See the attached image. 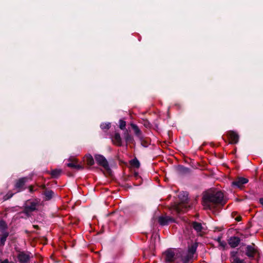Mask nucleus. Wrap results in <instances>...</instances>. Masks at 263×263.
Segmentation results:
<instances>
[{
  "label": "nucleus",
  "mask_w": 263,
  "mask_h": 263,
  "mask_svg": "<svg viewBox=\"0 0 263 263\" xmlns=\"http://www.w3.org/2000/svg\"><path fill=\"white\" fill-rule=\"evenodd\" d=\"M244 253L243 248L239 247L236 251L231 252V258L233 259L232 263H243V260L239 258L240 256H242Z\"/></svg>",
  "instance_id": "nucleus-6"
},
{
  "label": "nucleus",
  "mask_w": 263,
  "mask_h": 263,
  "mask_svg": "<svg viewBox=\"0 0 263 263\" xmlns=\"http://www.w3.org/2000/svg\"><path fill=\"white\" fill-rule=\"evenodd\" d=\"M249 181L247 178L244 177H238L235 181H233L232 184L234 186L238 188H241L243 184H246Z\"/></svg>",
  "instance_id": "nucleus-11"
},
{
  "label": "nucleus",
  "mask_w": 263,
  "mask_h": 263,
  "mask_svg": "<svg viewBox=\"0 0 263 263\" xmlns=\"http://www.w3.org/2000/svg\"><path fill=\"white\" fill-rule=\"evenodd\" d=\"M198 244L195 242L188 246L187 250L180 248H168L163 253L164 260L167 262L175 261L180 259L183 263H192L198 256L197 249Z\"/></svg>",
  "instance_id": "nucleus-1"
},
{
  "label": "nucleus",
  "mask_w": 263,
  "mask_h": 263,
  "mask_svg": "<svg viewBox=\"0 0 263 263\" xmlns=\"http://www.w3.org/2000/svg\"><path fill=\"white\" fill-rule=\"evenodd\" d=\"M221 236H218L217 237V238L216 239V240L219 243L220 242H221Z\"/></svg>",
  "instance_id": "nucleus-38"
},
{
  "label": "nucleus",
  "mask_w": 263,
  "mask_h": 263,
  "mask_svg": "<svg viewBox=\"0 0 263 263\" xmlns=\"http://www.w3.org/2000/svg\"><path fill=\"white\" fill-rule=\"evenodd\" d=\"M143 124L147 128H151L152 127V124L147 119L143 120Z\"/></svg>",
  "instance_id": "nucleus-27"
},
{
  "label": "nucleus",
  "mask_w": 263,
  "mask_h": 263,
  "mask_svg": "<svg viewBox=\"0 0 263 263\" xmlns=\"http://www.w3.org/2000/svg\"><path fill=\"white\" fill-rule=\"evenodd\" d=\"M113 143L118 146H122V139L120 134L119 133H116L114 136L112 138Z\"/></svg>",
  "instance_id": "nucleus-15"
},
{
  "label": "nucleus",
  "mask_w": 263,
  "mask_h": 263,
  "mask_svg": "<svg viewBox=\"0 0 263 263\" xmlns=\"http://www.w3.org/2000/svg\"><path fill=\"white\" fill-rule=\"evenodd\" d=\"M183 197L184 198V199H183L184 202L185 203H187V196H183Z\"/></svg>",
  "instance_id": "nucleus-39"
},
{
  "label": "nucleus",
  "mask_w": 263,
  "mask_h": 263,
  "mask_svg": "<svg viewBox=\"0 0 263 263\" xmlns=\"http://www.w3.org/2000/svg\"><path fill=\"white\" fill-rule=\"evenodd\" d=\"M219 244H220V246H221L223 248H224L227 245L226 243L224 241H221L219 242Z\"/></svg>",
  "instance_id": "nucleus-32"
},
{
  "label": "nucleus",
  "mask_w": 263,
  "mask_h": 263,
  "mask_svg": "<svg viewBox=\"0 0 263 263\" xmlns=\"http://www.w3.org/2000/svg\"><path fill=\"white\" fill-rule=\"evenodd\" d=\"M122 186L123 187H124V188H131L132 187L131 185H130L128 184H125V185H123Z\"/></svg>",
  "instance_id": "nucleus-34"
},
{
  "label": "nucleus",
  "mask_w": 263,
  "mask_h": 263,
  "mask_svg": "<svg viewBox=\"0 0 263 263\" xmlns=\"http://www.w3.org/2000/svg\"><path fill=\"white\" fill-rule=\"evenodd\" d=\"M126 122L123 120H119V127L121 129L124 130L125 129Z\"/></svg>",
  "instance_id": "nucleus-26"
},
{
  "label": "nucleus",
  "mask_w": 263,
  "mask_h": 263,
  "mask_svg": "<svg viewBox=\"0 0 263 263\" xmlns=\"http://www.w3.org/2000/svg\"><path fill=\"white\" fill-rule=\"evenodd\" d=\"M28 189H29V192L30 193H33L35 191V190L33 189V186L32 185H30L28 187Z\"/></svg>",
  "instance_id": "nucleus-31"
},
{
  "label": "nucleus",
  "mask_w": 263,
  "mask_h": 263,
  "mask_svg": "<svg viewBox=\"0 0 263 263\" xmlns=\"http://www.w3.org/2000/svg\"><path fill=\"white\" fill-rule=\"evenodd\" d=\"M61 170L54 169L51 171L50 175L52 178H58L61 175Z\"/></svg>",
  "instance_id": "nucleus-21"
},
{
  "label": "nucleus",
  "mask_w": 263,
  "mask_h": 263,
  "mask_svg": "<svg viewBox=\"0 0 263 263\" xmlns=\"http://www.w3.org/2000/svg\"><path fill=\"white\" fill-rule=\"evenodd\" d=\"M227 135L230 141V144H237L238 142L239 136L236 132L233 130H230L227 133Z\"/></svg>",
  "instance_id": "nucleus-10"
},
{
  "label": "nucleus",
  "mask_w": 263,
  "mask_h": 263,
  "mask_svg": "<svg viewBox=\"0 0 263 263\" xmlns=\"http://www.w3.org/2000/svg\"><path fill=\"white\" fill-rule=\"evenodd\" d=\"M130 126L132 129L134 130L136 136H137L139 139H141V137H143V135L139 127L136 124L134 123H131Z\"/></svg>",
  "instance_id": "nucleus-16"
},
{
  "label": "nucleus",
  "mask_w": 263,
  "mask_h": 263,
  "mask_svg": "<svg viewBox=\"0 0 263 263\" xmlns=\"http://www.w3.org/2000/svg\"><path fill=\"white\" fill-rule=\"evenodd\" d=\"M178 171L182 175L190 174L191 172L190 168L183 165L178 166Z\"/></svg>",
  "instance_id": "nucleus-20"
},
{
  "label": "nucleus",
  "mask_w": 263,
  "mask_h": 263,
  "mask_svg": "<svg viewBox=\"0 0 263 263\" xmlns=\"http://www.w3.org/2000/svg\"><path fill=\"white\" fill-rule=\"evenodd\" d=\"M40 187L42 189V190H44V191L46 190H48V189L46 188V186L45 184H42L40 186Z\"/></svg>",
  "instance_id": "nucleus-33"
},
{
  "label": "nucleus",
  "mask_w": 263,
  "mask_h": 263,
  "mask_svg": "<svg viewBox=\"0 0 263 263\" xmlns=\"http://www.w3.org/2000/svg\"><path fill=\"white\" fill-rule=\"evenodd\" d=\"M38 205L37 202L30 201L27 200L24 206L22 213L25 214L28 217L31 216V213L37 210L36 206Z\"/></svg>",
  "instance_id": "nucleus-5"
},
{
  "label": "nucleus",
  "mask_w": 263,
  "mask_h": 263,
  "mask_svg": "<svg viewBox=\"0 0 263 263\" xmlns=\"http://www.w3.org/2000/svg\"><path fill=\"white\" fill-rule=\"evenodd\" d=\"M8 229V226L6 221L3 219L0 220V229L2 232L5 231Z\"/></svg>",
  "instance_id": "nucleus-24"
},
{
  "label": "nucleus",
  "mask_w": 263,
  "mask_h": 263,
  "mask_svg": "<svg viewBox=\"0 0 263 263\" xmlns=\"http://www.w3.org/2000/svg\"><path fill=\"white\" fill-rule=\"evenodd\" d=\"M192 227L197 233L201 232L203 229L201 223L197 221L192 222Z\"/></svg>",
  "instance_id": "nucleus-19"
},
{
  "label": "nucleus",
  "mask_w": 263,
  "mask_h": 263,
  "mask_svg": "<svg viewBox=\"0 0 263 263\" xmlns=\"http://www.w3.org/2000/svg\"><path fill=\"white\" fill-rule=\"evenodd\" d=\"M124 138L125 139V140L126 142V146L128 144H132L135 145V141L133 138V137L129 134V132L128 130L125 129L124 131V133L123 134Z\"/></svg>",
  "instance_id": "nucleus-13"
},
{
  "label": "nucleus",
  "mask_w": 263,
  "mask_h": 263,
  "mask_svg": "<svg viewBox=\"0 0 263 263\" xmlns=\"http://www.w3.org/2000/svg\"><path fill=\"white\" fill-rule=\"evenodd\" d=\"M84 167L83 165H82L77 164H76V165L75 168L77 169V170H82L84 169Z\"/></svg>",
  "instance_id": "nucleus-30"
},
{
  "label": "nucleus",
  "mask_w": 263,
  "mask_h": 263,
  "mask_svg": "<svg viewBox=\"0 0 263 263\" xmlns=\"http://www.w3.org/2000/svg\"><path fill=\"white\" fill-rule=\"evenodd\" d=\"M158 222L161 226H167L171 223L175 222V219L171 216H167L166 214L164 215H161L158 218Z\"/></svg>",
  "instance_id": "nucleus-8"
},
{
  "label": "nucleus",
  "mask_w": 263,
  "mask_h": 263,
  "mask_svg": "<svg viewBox=\"0 0 263 263\" xmlns=\"http://www.w3.org/2000/svg\"><path fill=\"white\" fill-rule=\"evenodd\" d=\"M139 140L141 145L145 147H147L150 144V139L148 138H144L143 136Z\"/></svg>",
  "instance_id": "nucleus-22"
},
{
  "label": "nucleus",
  "mask_w": 263,
  "mask_h": 263,
  "mask_svg": "<svg viewBox=\"0 0 263 263\" xmlns=\"http://www.w3.org/2000/svg\"><path fill=\"white\" fill-rule=\"evenodd\" d=\"M245 254L251 259L259 261L261 256L258 248L254 244L248 245L245 248Z\"/></svg>",
  "instance_id": "nucleus-3"
},
{
  "label": "nucleus",
  "mask_w": 263,
  "mask_h": 263,
  "mask_svg": "<svg viewBox=\"0 0 263 263\" xmlns=\"http://www.w3.org/2000/svg\"><path fill=\"white\" fill-rule=\"evenodd\" d=\"M33 227L36 229H39L40 227L37 225H33Z\"/></svg>",
  "instance_id": "nucleus-40"
},
{
  "label": "nucleus",
  "mask_w": 263,
  "mask_h": 263,
  "mask_svg": "<svg viewBox=\"0 0 263 263\" xmlns=\"http://www.w3.org/2000/svg\"><path fill=\"white\" fill-rule=\"evenodd\" d=\"M95 159L97 162V163L99 165L103 167L109 175L111 174V170L109 167L107 159L104 156L100 154H96L95 155Z\"/></svg>",
  "instance_id": "nucleus-4"
},
{
  "label": "nucleus",
  "mask_w": 263,
  "mask_h": 263,
  "mask_svg": "<svg viewBox=\"0 0 263 263\" xmlns=\"http://www.w3.org/2000/svg\"><path fill=\"white\" fill-rule=\"evenodd\" d=\"M84 161L86 163L87 165L89 166H92L95 164L94 159L89 154L85 155L84 157Z\"/></svg>",
  "instance_id": "nucleus-17"
},
{
  "label": "nucleus",
  "mask_w": 263,
  "mask_h": 263,
  "mask_svg": "<svg viewBox=\"0 0 263 263\" xmlns=\"http://www.w3.org/2000/svg\"><path fill=\"white\" fill-rule=\"evenodd\" d=\"M76 163L74 162H70L67 164V166L69 167L75 168Z\"/></svg>",
  "instance_id": "nucleus-29"
},
{
  "label": "nucleus",
  "mask_w": 263,
  "mask_h": 263,
  "mask_svg": "<svg viewBox=\"0 0 263 263\" xmlns=\"http://www.w3.org/2000/svg\"><path fill=\"white\" fill-rule=\"evenodd\" d=\"M40 261H43V258L42 256H39Z\"/></svg>",
  "instance_id": "nucleus-41"
},
{
  "label": "nucleus",
  "mask_w": 263,
  "mask_h": 263,
  "mask_svg": "<svg viewBox=\"0 0 263 263\" xmlns=\"http://www.w3.org/2000/svg\"><path fill=\"white\" fill-rule=\"evenodd\" d=\"M241 217L239 216H237L236 218H235V220L237 221H240L241 220Z\"/></svg>",
  "instance_id": "nucleus-36"
},
{
  "label": "nucleus",
  "mask_w": 263,
  "mask_h": 263,
  "mask_svg": "<svg viewBox=\"0 0 263 263\" xmlns=\"http://www.w3.org/2000/svg\"><path fill=\"white\" fill-rule=\"evenodd\" d=\"M44 199L45 201L50 200L54 196V192L51 190H46L43 191Z\"/></svg>",
  "instance_id": "nucleus-14"
},
{
  "label": "nucleus",
  "mask_w": 263,
  "mask_h": 263,
  "mask_svg": "<svg viewBox=\"0 0 263 263\" xmlns=\"http://www.w3.org/2000/svg\"><path fill=\"white\" fill-rule=\"evenodd\" d=\"M30 255L29 252L20 251L17 257L20 263H27L30 260Z\"/></svg>",
  "instance_id": "nucleus-9"
},
{
  "label": "nucleus",
  "mask_w": 263,
  "mask_h": 263,
  "mask_svg": "<svg viewBox=\"0 0 263 263\" xmlns=\"http://www.w3.org/2000/svg\"><path fill=\"white\" fill-rule=\"evenodd\" d=\"M9 234V232L4 231L3 232V234L2 235H0V246L3 247L5 245Z\"/></svg>",
  "instance_id": "nucleus-18"
},
{
  "label": "nucleus",
  "mask_w": 263,
  "mask_h": 263,
  "mask_svg": "<svg viewBox=\"0 0 263 263\" xmlns=\"http://www.w3.org/2000/svg\"><path fill=\"white\" fill-rule=\"evenodd\" d=\"M259 202L260 204H261L263 206V197L259 198Z\"/></svg>",
  "instance_id": "nucleus-37"
},
{
  "label": "nucleus",
  "mask_w": 263,
  "mask_h": 263,
  "mask_svg": "<svg viewBox=\"0 0 263 263\" xmlns=\"http://www.w3.org/2000/svg\"><path fill=\"white\" fill-rule=\"evenodd\" d=\"M13 195L14 194L13 193H8L7 194H6L4 196V197H3L4 200L5 201V200L10 199L13 196Z\"/></svg>",
  "instance_id": "nucleus-28"
},
{
  "label": "nucleus",
  "mask_w": 263,
  "mask_h": 263,
  "mask_svg": "<svg viewBox=\"0 0 263 263\" xmlns=\"http://www.w3.org/2000/svg\"><path fill=\"white\" fill-rule=\"evenodd\" d=\"M111 125H110V123H102L100 125V127L101 128V129L104 130V129H106V130H108L109 129V128L110 127Z\"/></svg>",
  "instance_id": "nucleus-25"
},
{
  "label": "nucleus",
  "mask_w": 263,
  "mask_h": 263,
  "mask_svg": "<svg viewBox=\"0 0 263 263\" xmlns=\"http://www.w3.org/2000/svg\"><path fill=\"white\" fill-rule=\"evenodd\" d=\"M28 180L27 177H22L15 181L14 187L16 189L17 192H20L25 190L26 187L24 186Z\"/></svg>",
  "instance_id": "nucleus-7"
},
{
  "label": "nucleus",
  "mask_w": 263,
  "mask_h": 263,
  "mask_svg": "<svg viewBox=\"0 0 263 263\" xmlns=\"http://www.w3.org/2000/svg\"><path fill=\"white\" fill-rule=\"evenodd\" d=\"M0 263H13L12 262H9L8 260L7 259L4 260V261H2L0 260Z\"/></svg>",
  "instance_id": "nucleus-35"
},
{
  "label": "nucleus",
  "mask_w": 263,
  "mask_h": 263,
  "mask_svg": "<svg viewBox=\"0 0 263 263\" xmlns=\"http://www.w3.org/2000/svg\"><path fill=\"white\" fill-rule=\"evenodd\" d=\"M130 163L132 166L137 168H138L140 165L139 161L136 158L132 159L130 161Z\"/></svg>",
  "instance_id": "nucleus-23"
},
{
  "label": "nucleus",
  "mask_w": 263,
  "mask_h": 263,
  "mask_svg": "<svg viewBox=\"0 0 263 263\" xmlns=\"http://www.w3.org/2000/svg\"><path fill=\"white\" fill-rule=\"evenodd\" d=\"M227 202L221 191L210 190L204 192L202 197V204L204 209L212 210L218 206H223Z\"/></svg>",
  "instance_id": "nucleus-2"
},
{
  "label": "nucleus",
  "mask_w": 263,
  "mask_h": 263,
  "mask_svg": "<svg viewBox=\"0 0 263 263\" xmlns=\"http://www.w3.org/2000/svg\"><path fill=\"white\" fill-rule=\"evenodd\" d=\"M241 239L237 236H231L228 239V243L232 248H235L238 246L240 242Z\"/></svg>",
  "instance_id": "nucleus-12"
}]
</instances>
